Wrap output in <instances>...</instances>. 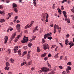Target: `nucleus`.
Listing matches in <instances>:
<instances>
[{"label":"nucleus","mask_w":74,"mask_h":74,"mask_svg":"<svg viewBox=\"0 0 74 74\" xmlns=\"http://www.w3.org/2000/svg\"><path fill=\"white\" fill-rule=\"evenodd\" d=\"M27 60H28L30 59V54H28L27 55Z\"/></svg>","instance_id":"nucleus-19"},{"label":"nucleus","mask_w":74,"mask_h":74,"mask_svg":"<svg viewBox=\"0 0 74 74\" xmlns=\"http://www.w3.org/2000/svg\"><path fill=\"white\" fill-rule=\"evenodd\" d=\"M66 71H67V73H70V71H69V69H66Z\"/></svg>","instance_id":"nucleus-34"},{"label":"nucleus","mask_w":74,"mask_h":74,"mask_svg":"<svg viewBox=\"0 0 74 74\" xmlns=\"http://www.w3.org/2000/svg\"><path fill=\"white\" fill-rule=\"evenodd\" d=\"M28 25H26L25 27V29H27V28H28Z\"/></svg>","instance_id":"nucleus-46"},{"label":"nucleus","mask_w":74,"mask_h":74,"mask_svg":"<svg viewBox=\"0 0 74 74\" xmlns=\"http://www.w3.org/2000/svg\"><path fill=\"white\" fill-rule=\"evenodd\" d=\"M32 25H33L32 24V23H31L29 26H28V28L30 27H31L32 26Z\"/></svg>","instance_id":"nucleus-40"},{"label":"nucleus","mask_w":74,"mask_h":74,"mask_svg":"<svg viewBox=\"0 0 74 74\" xmlns=\"http://www.w3.org/2000/svg\"><path fill=\"white\" fill-rule=\"evenodd\" d=\"M68 42H66V41H65V44H66V45H68L67 43H68Z\"/></svg>","instance_id":"nucleus-52"},{"label":"nucleus","mask_w":74,"mask_h":74,"mask_svg":"<svg viewBox=\"0 0 74 74\" xmlns=\"http://www.w3.org/2000/svg\"><path fill=\"white\" fill-rule=\"evenodd\" d=\"M27 53V51H24L23 53V55L22 56H24V55H25Z\"/></svg>","instance_id":"nucleus-25"},{"label":"nucleus","mask_w":74,"mask_h":74,"mask_svg":"<svg viewBox=\"0 0 74 74\" xmlns=\"http://www.w3.org/2000/svg\"><path fill=\"white\" fill-rule=\"evenodd\" d=\"M37 28H38V26H36L35 28L34 29L33 31V33H34L36 30H38V29H37Z\"/></svg>","instance_id":"nucleus-12"},{"label":"nucleus","mask_w":74,"mask_h":74,"mask_svg":"<svg viewBox=\"0 0 74 74\" xmlns=\"http://www.w3.org/2000/svg\"><path fill=\"white\" fill-rule=\"evenodd\" d=\"M4 39H5L4 43L5 44H6L7 43V41H8V36H5V38Z\"/></svg>","instance_id":"nucleus-10"},{"label":"nucleus","mask_w":74,"mask_h":74,"mask_svg":"<svg viewBox=\"0 0 74 74\" xmlns=\"http://www.w3.org/2000/svg\"><path fill=\"white\" fill-rule=\"evenodd\" d=\"M19 37H20V36L19 35H18V36L17 37V38L18 39H16L14 41L15 42H16L17 41H18V39H19Z\"/></svg>","instance_id":"nucleus-18"},{"label":"nucleus","mask_w":74,"mask_h":74,"mask_svg":"<svg viewBox=\"0 0 74 74\" xmlns=\"http://www.w3.org/2000/svg\"><path fill=\"white\" fill-rule=\"evenodd\" d=\"M12 74V72H9L8 73V74Z\"/></svg>","instance_id":"nucleus-59"},{"label":"nucleus","mask_w":74,"mask_h":74,"mask_svg":"<svg viewBox=\"0 0 74 74\" xmlns=\"http://www.w3.org/2000/svg\"><path fill=\"white\" fill-rule=\"evenodd\" d=\"M17 7V5L15 3H13V8H14L15 7Z\"/></svg>","instance_id":"nucleus-20"},{"label":"nucleus","mask_w":74,"mask_h":74,"mask_svg":"<svg viewBox=\"0 0 74 74\" xmlns=\"http://www.w3.org/2000/svg\"><path fill=\"white\" fill-rule=\"evenodd\" d=\"M74 45V43H72V44H71L70 46V48H71V47H73V46Z\"/></svg>","instance_id":"nucleus-35"},{"label":"nucleus","mask_w":74,"mask_h":74,"mask_svg":"<svg viewBox=\"0 0 74 74\" xmlns=\"http://www.w3.org/2000/svg\"><path fill=\"white\" fill-rule=\"evenodd\" d=\"M37 51L38 52H40L41 50L40 49V48H39V47H37Z\"/></svg>","instance_id":"nucleus-16"},{"label":"nucleus","mask_w":74,"mask_h":74,"mask_svg":"<svg viewBox=\"0 0 74 74\" xmlns=\"http://www.w3.org/2000/svg\"><path fill=\"white\" fill-rule=\"evenodd\" d=\"M28 37H26L24 36L23 38V40L21 41V42L22 43H25V42H27V41H28Z\"/></svg>","instance_id":"nucleus-2"},{"label":"nucleus","mask_w":74,"mask_h":74,"mask_svg":"<svg viewBox=\"0 0 74 74\" xmlns=\"http://www.w3.org/2000/svg\"><path fill=\"white\" fill-rule=\"evenodd\" d=\"M59 53H57V54L55 55L54 56V57L56 58V59L57 58H59V56H58V55H59Z\"/></svg>","instance_id":"nucleus-13"},{"label":"nucleus","mask_w":74,"mask_h":74,"mask_svg":"<svg viewBox=\"0 0 74 74\" xmlns=\"http://www.w3.org/2000/svg\"><path fill=\"white\" fill-rule=\"evenodd\" d=\"M59 68L60 69H63V67L61 66H58Z\"/></svg>","instance_id":"nucleus-36"},{"label":"nucleus","mask_w":74,"mask_h":74,"mask_svg":"<svg viewBox=\"0 0 74 74\" xmlns=\"http://www.w3.org/2000/svg\"><path fill=\"white\" fill-rule=\"evenodd\" d=\"M32 61H30L27 63V64L28 66H31V65H32Z\"/></svg>","instance_id":"nucleus-22"},{"label":"nucleus","mask_w":74,"mask_h":74,"mask_svg":"<svg viewBox=\"0 0 74 74\" xmlns=\"http://www.w3.org/2000/svg\"><path fill=\"white\" fill-rule=\"evenodd\" d=\"M9 29L10 31H11L13 30V28H9Z\"/></svg>","instance_id":"nucleus-62"},{"label":"nucleus","mask_w":74,"mask_h":74,"mask_svg":"<svg viewBox=\"0 0 74 74\" xmlns=\"http://www.w3.org/2000/svg\"><path fill=\"white\" fill-rule=\"evenodd\" d=\"M11 13H8V15H9L8 17H9V18H10L11 17Z\"/></svg>","instance_id":"nucleus-48"},{"label":"nucleus","mask_w":74,"mask_h":74,"mask_svg":"<svg viewBox=\"0 0 74 74\" xmlns=\"http://www.w3.org/2000/svg\"><path fill=\"white\" fill-rule=\"evenodd\" d=\"M15 36H16V33H14L11 37V39L12 40V39H14V38H15Z\"/></svg>","instance_id":"nucleus-9"},{"label":"nucleus","mask_w":74,"mask_h":74,"mask_svg":"<svg viewBox=\"0 0 74 74\" xmlns=\"http://www.w3.org/2000/svg\"><path fill=\"white\" fill-rule=\"evenodd\" d=\"M43 48L44 50H46L47 49H49V46L48 45L45 43L43 45Z\"/></svg>","instance_id":"nucleus-3"},{"label":"nucleus","mask_w":74,"mask_h":74,"mask_svg":"<svg viewBox=\"0 0 74 74\" xmlns=\"http://www.w3.org/2000/svg\"><path fill=\"white\" fill-rule=\"evenodd\" d=\"M16 22H17V23H19V22H20V21H19V20H17L16 21Z\"/></svg>","instance_id":"nucleus-61"},{"label":"nucleus","mask_w":74,"mask_h":74,"mask_svg":"<svg viewBox=\"0 0 74 74\" xmlns=\"http://www.w3.org/2000/svg\"><path fill=\"white\" fill-rule=\"evenodd\" d=\"M48 39H49V40H51V39H52V38L51 37H48Z\"/></svg>","instance_id":"nucleus-51"},{"label":"nucleus","mask_w":74,"mask_h":74,"mask_svg":"<svg viewBox=\"0 0 74 74\" xmlns=\"http://www.w3.org/2000/svg\"><path fill=\"white\" fill-rule=\"evenodd\" d=\"M32 39V40H34L36 39V36H34V37H33Z\"/></svg>","instance_id":"nucleus-54"},{"label":"nucleus","mask_w":74,"mask_h":74,"mask_svg":"<svg viewBox=\"0 0 74 74\" xmlns=\"http://www.w3.org/2000/svg\"><path fill=\"white\" fill-rule=\"evenodd\" d=\"M25 64H26V62H24L23 63H22L21 64V66H23V65H25Z\"/></svg>","instance_id":"nucleus-23"},{"label":"nucleus","mask_w":74,"mask_h":74,"mask_svg":"<svg viewBox=\"0 0 74 74\" xmlns=\"http://www.w3.org/2000/svg\"><path fill=\"white\" fill-rule=\"evenodd\" d=\"M51 56H52V55H51V54L49 53V55H48V57L49 58H50V57H51Z\"/></svg>","instance_id":"nucleus-39"},{"label":"nucleus","mask_w":74,"mask_h":74,"mask_svg":"<svg viewBox=\"0 0 74 74\" xmlns=\"http://www.w3.org/2000/svg\"><path fill=\"white\" fill-rule=\"evenodd\" d=\"M60 60H62L63 59V56H61L60 57Z\"/></svg>","instance_id":"nucleus-27"},{"label":"nucleus","mask_w":74,"mask_h":74,"mask_svg":"<svg viewBox=\"0 0 74 74\" xmlns=\"http://www.w3.org/2000/svg\"><path fill=\"white\" fill-rule=\"evenodd\" d=\"M65 73H66V72H65V71H63L62 72L63 74H65Z\"/></svg>","instance_id":"nucleus-63"},{"label":"nucleus","mask_w":74,"mask_h":74,"mask_svg":"<svg viewBox=\"0 0 74 74\" xmlns=\"http://www.w3.org/2000/svg\"><path fill=\"white\" fill-rule=\"evenodd\" d=\"M67 22L68 23H70V20H67Z\"/></svg>","instance_id":"nucleus-57"},{"label":"nucleus","mask_w":74,"mask_h":74,"mask_svg":"<svg viewBox=\"0 0 74 74\" xmlns=\"http://www.w3.org/2000/svg\"><path fill=\"white\" fill-rule=\"evenodd\" d=\"M18 48V46H16L14 49V53H16V48Z\"/></svg>","instance_id":"nucleus-11"},{"label":"nucleus","mask_w":74,"mask_h":74,"mask_svg":"<svg viewBox=\"0 0 74 74\" xmlns=\"http://www.w3.org/2000/svg\"><path fill=\"white\" fill-rule=\"evenodd\" d=\"M28 47H32V45H33V44H32V43H29L28 44Z\"/></svg>","instance_id":"nucleus-21"},{"label":"nucleus","mask_w":74,"mask_h":74,"mask_svg":"<svg viewBox=\"0 0 74 74\" xmlns=\"http://www.w3.org/2000/svg\"><path fill=\"white\" fill-rule=\"evenodd\" d=\"M9 69H10V67H9L6 66L5 68V70H9Z\"/></svg>","instance_id":"nucleus-24"},{"label":"nucleus","mask_w":74,"mask_h":74,"mask_svg":"<svg viewBox=\"0 0 74 74\" xmlns=\"http://www.w3.org/2000/svg\"><path fill=\"white\" fill-rule=\"evenodd\" d=\"M41 70L42 72H45L44 73V74H46V73H47L48 71H49V69L47 68V67H43L41 68Z\"/></svg>","instance_id":"nucleus-1"},{"label":"nucleus","mask_w":74,"mask_h":74,"mask_svg":"<svg viewBox=\"0 0 74 74\" xmlns=\"http://www.w3.org/2000/svg\"><path fill=\"white\" fill-rule=\"evenodd\" d=\"M5 21V20L4 18L1 19L0 20V22L1 23H3V22H4Z\"/></svg>","instance_id":"nucleus-17"},{"label":"nucleus","mask_w":74,"mask_h":74,"mask_svg":"<svg viewBox=\"0 0 74 74\" xmlns=\"http://www.w3.org/2000/svg\"><path fill=\"white\" fill-rule=\"evenodd\" d=\"M64 58H65V59H64V60H67V57L66 56H65L64 57Z\"/></svg>","instance_id":"nucleus-42"},{"label":"nucleus","mask_w":74,"mask_h":74,"mask_svg":"<svg viewBox=\"0 0 74 74\" xmlns=\"http://www.w3.org/2000/svg\"><path fill=\"white\" fill-rule=\"evenodd\" d=\"M59 44H60V45L62 47H63V45L62 44V43H59Z\"/></svg>","instance_id":"nucleus-56"},{"label":"nucleus","mask_w":74,"mask_h":74,"mask_svg":"<svg viewBox=\"0 0 74 74\" xmlns=\"http://www.w3.org/2000/svg\"><path fill=\"white\" fill-rule=\"evenodd\" d=\"M45 60H48V57H45L44 58Z\"/></svg>","instance_id":"nucleus-38"},{"label":"nucleus","mask_w":74,"mask_h":74,"mask_svg":"<svg viewBox=\"0 0 74 74\" xmlns=\"http://www.w3.org/2000/svg\"><path fill=\"white\" fill-rule=\"evenodd\" d=\"M61 8L62 11H63V10H64V8H63V6H62L61 7Z\"/></svg>","instance_id":"nucleus-44"},{"label":"nucleus","mask_w":74,"mask_h":74,"mask_svg":"<svg viewBox=\"0 0 74 74\" xmlns=\"http://www.w3.org/2000/svg\"><path fill=\"white\" fill-rule=\"evenodd\" d=\"M3 8V6L1 5H0V9Z\"/></svg>","instance_id":"nucleus-37"},{"label":"nucleus","mask_w":74,"mask_h":74,"mask_svg":"<svg viewBox=\"0 0 74 74\" xmlns=\"http://www.w3.org/2000/svg\"><path fill=\"white\" fill-rule=\"evenodd\" d=\"M22 50L21 49H19L18 51V53L21 52Z\"/></svg>","instance_id":"nucleus-45"},{"label":"nucleus","mask_w":74,"mask_h":74,"mask_svg":"<svg viewBox=\"0 0 74 74\" xmlns=\"http://www.w3.org/2000/svg\"><path fill=\"white\" fill-rule=\"evenodd\" d=\"M57 28L58 29H59V26L58 25H57L56 24L54 25V34H55L56 32V29H57Z\"/></svg>","instance_id":"nucleus-4"},{"label":"nucleus","mask_w":74,"mask_h":74,"mask_svg":"<svg viewBox=\"0 0 74 74\" xmlns=\"http://www.w3.org/2000/svg\"><path fill=\"white\" fill-rule=\"evenodd\" d=\"M47 64L49 67H51V65H50V64H49V63H48Z\"/></svg>","instance_id":"nucleus-58"},{"label":"nucleus","mask_w":74,"mask_h":74,"mask_svg":"<svg viewBox=\"0 0 74 74\" xmlns=\"http://www.w3.org/2000/svg\"><path fill=\"white\" fill-rule=\"evenodd\" d=\"M10 2V1L9 0H6V3H8Z\"/></svg>","instance_id":"nucleus-50"},{"label":"nucleus","mask_w":74,"mask_h":74,"mask_svg":"<svg viewBox=\"0 0 74 74\" xmlns=\"http://www.w3.org/2000/svg\"><path fill=\"white\" fill-rule=\"evenodd\" d=\"M20 27H21V25L19 24H18L16 26V28L17 30H18V32H20Z\"/></svg>","instance_id":"nucleus-6"},{"label":"nucleus","mask_w":74,"mask_h":74,"mask_svg":"<svg viewBox=\"0 0 74 74\" xmlns=\"http://www.w3.org/2000/svg\"><path fill=\"white\" fill-rule=\"evenodd\" d=\"M63 14H64V16H65V21H67V15H66V12L65 11H63L62 12Z\"/></svg>","instance_id":"nucleus-5"},{"label":"nucleus","mask_w":74,"mask_h":74,"mask_svg":"<svg viewBox=\"0 0 74 74\" xmlns=\"http://www.w3.org/2000/svg\"><path fill=\"white\" fill-rule=\"evenodd\" d=\"M67 65H69V66H71V62H69L67 63Z\"/></svg>","instance_id":"nucleus-31"},{"label":"nucleus","mask_w":74,"mask_h":74,"mask_svg":"<svg viewBox=\"0 0 74 74\" xmlns=\"http://www.w3.org/2000/svg\"><path fill=\"white\" fill-rule=\"evenodd\" d=\"M14 11H15V12H18V10L17 9V8H15Z\"/></svg>","instance_id":"nucleus-26"},{"label":"nucleus","mask_w":74,"mask_h":74,"mask_svg":"<svg viewBox=\"0 0 74 74\" xmlns=\"http://www.w3.org/2000/svg\"><path fill=\"white\" fill-rule=\"evenodd\" d=\"M14 60L12 58H11L10 60V62L11 63H14Z\"/></svg>","instance_id":"nucleus-15"},{"label":"nucleus","mask_w":74,"mask_h":74,"mask_svg":"<svg viewBox=\"0 0 74 74\" xmlns=\"http://www.w3.org/2000/svg\"><path fill=\"white\" fill-rule=\"evenodd\" d=\"M8 52L9 53H11V49H8Z\"/></svg>","instance_id":"nucleus-32"},{"label":"nucleus","mask_w":74,"mask_h":74,"mask_svg":"<svg viewBox=\"0 0 74 74\" xmlns=\"http://www.w3.org/2000/svg\"><path fill=\"white\" fill-rule=\"evenodd\" d=\"M23 49H27V46H24L23 47Z\"/></svg>","instance_id":"nucleus-28"},{"label":"nucleus","mask_w":74,"mask_h":74,"mask_svg":"<svg viewBox=\"0 0 74 74\" xmlns=\"http://www.w3.org/2000/svg\"><path fill=\"white\" fill-rule=\"evenodd\" d=\"M42 42L43 43H44L45 42V41L44 40V39H42Z\"/></svg>","instance_id":"nucleus-49"},{"label":"nucleus","mask_w":74,"mask_h":74,"mask_svg":"<svg viewBox=\"0 0 74 74\" xmlns=\"http://www.w3.org/2000/svg\"><path fill=\"white\" fill-rule=\"evenodd\" d=\"M32 25H33L32 24V23H31L29 26H28V28L30 27H31L32 26Z\"/></svg>","instance_id":"nucleus-41"},{"label":"nucleus","mask_w":74,"mask_h":74,"mask_svg":"<svg viewBox=\"0 0 74 74\" xmlns=\"http://www.w3.org/2000/svg\"><path fill=\"white\" fill-rule=\"evenodd\" d=\"M58 11L59 12V14H61L62 12H61V10L59 9V10H58Z\"/></svg>","instance_id":"nucleus-43"},{"label":"nucleus","mask_w":74,"mask_h":74,"mask_svg":"<svg viewBox=\"0 0 74 74\" xmlns=\"http://www.w3.org/2000/svg\"><path fill=\"white\" fill-rule=\"evenodd\" d=\"M6 66H10V64H9V63L7 62L6 63Z\"/></svg>","instance_id":"nucleus-29"},{"label":"nucleus","mask_w":74,"mask_h":74,"mask_svg":"<svg viewBox=\"0 0 74 74\" xmlns=\"http://www.w3.org/2000/svg\"><path fill=\"white\" fill-rule=\"evenodd\" d=\"M51 27H53V24H51L50 25Z\"/></svg>","instance_id":"nucleus-64"},{"label":"nucleus","mask_w":74,"mask_h":74,"mask_svg":"<svg viewBox=\"0 0 74 74\" xmlns=\"http://www.w3.org/2000/svg\"><path fill=\"white\" fill-rule=\"evenodd\" d=\"M48 17H49V15H48V14H47L46 17V19H48Z\"/></svg>","instance_id":"nucleus-47"},{"label":"nucleus","mask_w":74,"mask_h":74,"mask_svg":"<svg viewBox=\"0 0 74 74\" xmlns=\"http://www.w3.org/2000/svg\"><path fill=\"white\" fill-rule=\"evenodd\" d=\"M67 69H68L69 70H71V67H70V66H68Z\"/></svg>","instance_id":"nucleus-30"},{"label":"nucleus","mask_w":74,"mask_h":74,"mask_svg":"<svg viewBox=\"0 0 74 74\" xmlns=\"http://www.w3.org/2000/svg\"><path fill=\"white\" fill-rule=\"evenodd\" d=\"M51 34L49 33H48L46 34H45L44 35V38L45 39H46V38H47V37H49V36L51 37Z\"/></svg>","instance_id":"nucleus-7"},{"label":"nucleus","mask_w":74,"mask_h":74,"mask_svg":"<svg viewBox=\"0 0 74 74\" xmlns=\"http://www.w3.org/2000/svg\"><path fill=\"white\" fill-rule=\"evenodd\" d=\"M46 55H47V53H45L44 54H41V57L42 58H44V57H45L46 56Z\"/></svg>","instance_id":"nucleus-14"},{"label":"nucleus","mask_w":74,"mask_h":74,"mask_svg":"<svg viewBox=\"0 0 74 74\" xmlns=\"http://www.w3.org/2000/svg\"><path fill=\"white\" fill-rule=\"evenodd\" d=\"M37 0H33V4L35 7H37V5H36V4H37V2L36 1ZM37 1H38V0H37Z\"/></svg>","instance_id":"nucleus-8"},{"label":"nucleus","mask_w":74,"mask_h":74,"mask_svg":"<svg viewBox=\"0 0 74 74\" xmlns=\"http://www.w3.org/2000/svg\"><path fill=\"white\" fill-rule=\"evenodd\" d=\"M34 70V67H33L31 69V70H32V71H33V70Z\"/></svg>","instance_id":"nucleus-53"},{"label":"nucleus","mask_w":74,"mask_h":74,"mask_svg":"<svg viewBox=\"0 0 74 74\" xmlns=\"http://www.w3.org/2000/svg\"><path fill=\"white\" fill-rule=\"evenodd\" d=\"M18 16H16L14 18L15 19H16V20L17 19H18Z\"/></svg>","instance_id":"nucleus-55"},{"label":"nucleus","mask_w":74,"mask_h":74,"mask_svg":"<svg viewBox=\"0 0 74 74\" xmlns=\"http://www.w3.org/2000/svg\"><path fill=\"white\" fill-rule=\"evenodd\" d=\"M51 73H52L51 74H54V73H55V72H54V71H51Z\"/></svg>","instance_id":"nucleus-60"},{"label":"nucleus","mask_w":74,"mask_h":74,"mask_svg":"<svg viewBox=\"0 0 74 74\" xmlns=\"http://www.w3.org/2000/svg\"><path fill=\"white\" fill-rule=\"evenodd\" d=\"M66 37L67 38H68L70 37V35L69 34H67L66 35Z\"/></svg>","instance_id":"nucleus-33"}]
</instances>
